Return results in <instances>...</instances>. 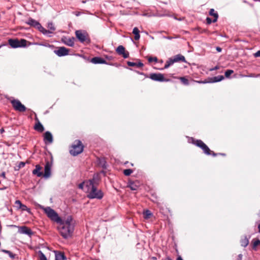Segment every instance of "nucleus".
<instances>
[{"mask_svg": "<svg viewBox=\"0 0 260 260\" xmlns=\"http://www.w3.org/2000/svg\"><path fill=\"white\" fill-rule=\"evenodd\" d=\"M198 83H208V82L206 81H198Z\"/></svg>", "mask_w": 260, "mask_h": 260, "instance_id": "obj_50", "label": "nucleus"}, {"mask_svg": "<svg viewBox=\"0 0 260 260\" xmlns=\"http://www.w3.org/2000/svg\"><path fill=\"white\" fill-rule=\"evenodd\" d=\"M176 260H183V259L180 255H178L177 257Z\"/></svg>", "mask_w": 260, "mask_h": 260, "instance_id": "obj_47", "label": "nucleus"}, {"mask_svg": "<svg viewBox=\"0 0 260 260\" xmlns=\"http://www.w3.org/2000/svg\"><path fill=\"white\" fill-rule=\"evenodd\" d=\"M74 41L75 38L74 37L66 38L63 41V43L69 46L73 47L74 45Z\"/></svg>", "mask_w": 260, "mask_h": 260, "instance_id": "obj_18", "label": "nucleus"}, {"mask_svg": "<svg viewBox=\"0 0 260 260\" xmlns=\"http://www.w3.org/2000/svg\"><path fill=\"white\" fill-rule=\"evenodd\" d=\"M260 244V240L253 239L252 240V248L254 250L256 249V247Z\"/></svg>", "mask_w": 260, "mask_h": 260, "instance_id": "obj_27", "label": "nucleus"}, {"mask_svg": "<svg viewBox=\"0 0 260 260\" xmlns=\"http://www.w3.org/2000/svg\"><path fill=\"white\" fill-rule=\"evenodd\" d=\"M2 175L3 176V177H5V173H3Z\"/></svg>", "mask_w": 260, "mask_h": 260, "instance_id": "obj_53", "label": "nucleus"}, {"mask_svg": "<svg viewBox=\"0 0 260 260\" xmlns=\"http://www.w3.org/2000/svg\"><path fill=\"white\" fill-rule=\"evenodd\" d=\"M47 217L52 221L58 224L57 229L60 235L64 239L72 237L74 231L75 222L71 216H68L64 220L59 216L58 213L50 207L40 206Z\"/></svg>", "mask_w": 260, "mask_h": 260, "instance_id": "obj_1", "label": "nucleus"}, {"mask_svg": "<svg viewBox=\"0 0 260 260\" xmlns=\"http://www.w3.org/2000/svg\"><path fill=\"white\" fill-rule=\"evenodd\" d=\"M150 78L155 81L164 82L169 81L166 79L163 74L161 73H152L150 75Z\"/></svg>", "mask_w": 260, "mask_h": 260, "instance_id": "obj_9", "label": "nucleus"}, {"mask_svg": "<svg viewBox=\"0 0 260 260\" xmlns=\"http://www.w3.org/2000/svg\"><path fill=\"white\" fill-rule=\"evenodd\" d=\"M152 213L150 211L146 210L143 212V216L145 219H148L152 216Z\"/></svg>", "mask_w": 260, "mask_h": 260, "instance_id": "obj_28", "label": "nucleus"}, {"mask_svg": "<svg viewBox=\"0 0 260 260\" xmlns=\"http://www.w3.org/2000/svg\"><path fill=\"white\" fill-rule=\"evenodd\" d=\"M86 181L80 183L78 185L79 188L84 190L85 187L86 186Z\"/></svg>", "mask_w": 260, "mask_h": 260, "instance_id": "obj_36", "label": "nucleus"}, {"mask_svg": "<svg viewBox=\"0 0 260 260\" xmlns=\"http://www.w3.org/2000/svg\"><path fill=\"white\" fill-rule=\"evenodd\" d=\"M26 24L33 26L36 28H37L40 32H41L44 35H48V33L50 32L49 30H47L45 28H44L41 24L38 21L31 18H29L27 21H26Z\"/></svg>", "mask_w": 260, "mask_h": 260, "instance_id": "obj_4", "label": "nucleus"}, {"mask_svg": "<svg viewBox=\"0 0 260 260\" xmlns=\"http://www.w3.org/2000/svg\"><path fill=\"white\" fill-rule=\"evenodd\" d=\"M175 63V61H174V59L173 58H169L166 62L165 65V67H164V69H167L169 67H170L171 66H172V64H173V63Z\"/></svg>", "mask_w": 260, "mask_h": 260, "instance_id": "obj_26", "label": "nucleus"}, {"mask_svg": "<svg viewBox=\"0 0 260 260\" xmlns=\"http://www.w3.org/2000/svg\"><path fill=\"white\" fill-rule=\"evenodd\" d=\"M140 186V182L138 181L129 182L128 187L132 190H137Z\"/></svg>", "mask_w": 260, "mask_h": 260, "instance_id": "obj_16", "label": "nucleus"}, {"mask_svg": "<svg viewBox=\"0 0 260 260\" xmlns=\"http://www.w3.org/2000/svg\"><path fill=\"white\" fill-rule=\"evenodd\" d=\"M42 167L37 165L36 166L35 169L32 171V174L38 177H41L43 176V172L41 171Z\"/></svg>", "mask_w": 260, "mask_h": 260, "instance_id": "obj_17", "label": "nucleus"}, {"mask_svg": "<svg viewBox=\"0 0 260 260\" xmlns=\"http://www.w3.org/2000/svg\"><path fill=\"white\" fill-rule=\"evenodd\" d=\"M209 14L214 17V19H213L212 21L213 22H216L218 17V15L217 13L213 9H211L209 11Z\"/></svg>", "mask_w": 260, "mask_h": 260, "instance_id": "obj_22", "label": "nucleus"}, {"mask_svg": "<svg viewBox=\"0 0 260 260\" xmlns=\"http://www.w3.org/2000/svg\"><path fill=\"white\" fill-rule=\"evenodd\" d=\"M127 64L129 67H136L137 68H141L144 66L143 63L141 61H139L138 62L127 61Z\"/></svg>", "mask_w": 260, "mask_h": 260, "instance_id": "obj_19", "label": "nucleus"}, {"mask_svg": "<svg viewBox=\"0 0 260 260\" xmlns=\"http://www.w3.org/2000/svg\"><path fill=\"white\" fill-rule=\"evenodd\" d=\"M44 141L45 144H51L53 142V136L51 133L49 132H46L44 136Z\"/></svg>", "mask_w": 260, "mask_h": 260, "instance_id": "obj_13", "label": "nucleus"}, {"mask_svg": "<svg viewBox=\"0 0 260 260\" xmlns=\"http://www.w3.org/2000/svg\"><path fill=\"white\" fill-rule=\"evenodd\" d=\"M148 61L149 62H151L152 61L156 62L157 61V58L156 57H150L148 58Z\"/></svg>", "mask_w": 260, "mask_h": 260, "instance_id": "obj_38", "label": "nucleus"}, {"mask_svg": "<svg viewBox=\"0 0 260 260\" xmlns=\"http://www.w3.org/2000/svg\"><path fill=\"white\" fill-rule=\"evenodd\" d=\"M38 254L39 255L40 260H47L46 256L40 250L38 251Z\"/></svg>", "mask_w": 260, "mask_h": 260, "instance_id": "obj_32", "label": "nucleus"}, {"mask_svg": "<svg viewBox=\"0 0 260 260\" xmlns=\"http://www.w3.org/2000/svg\"><path fill=\"white\" fill-rule=\"evenodd\" d=\"M211 154H212L213 156H215L217 155V154L214 153V152H212V153H211Z\"/></svg>", "mask_w": 260, "mask_h": 260, "instance_id": "obj_49", "label": "nucleus"}, {"mask_svg": "<svg viewBox=\"0 0 260 260\" xmlns=\"http://www.w3.org/2000/svg\"><path fill=\"white\" fill-rule=\"evenodd\" d=\"M25 165V164L24 162L21 161L19 164V167L20 168L23 167H24Z\"/></svg>", "mask_w": 260, "mask_h": 260, "instance_id": "obj_44", "label": "nucleus"}, {"mask_svg": "<svg viewBox=\"0 0 260 260\" xmlns=\"http://www.w3.org/2000/svg\"><path fill=\"white\" fill-rule=\"evenodd\" d=\"M91 62L94 64H107L106 61L100 57H94L91 60Z\"/></svg>", "mask_w": 260, "mask_h": 260, "instance_id": "obj_15", "label": "nucleus"}, {"mask_svg": "<svg viewBox=\"0 0 260 260\" xmlns=\"http://www.w3.org/2000/svg\"><path fill=\"white\" fill-rule=\"evenodd\" d=\"M66 257L63 253L55 252V260H65Z\"/></svg>", "mask_w": 260, "mask_h": 260, "instance_id": "obj_25", "label": "nucleus"}, {"mask_svg": "<svg viewBox=\"0 0 260 260\" xmlns=\"http://www.w3.org/2000/svg\"><path fill=\"white\" fill-rule=\"evenodd\" d=\"M19 233L20 234L27 235L29 236H31L33 234L32 231L29 228L25 226H21L19 229Z\"/></svg>", "mask_w": 260, "mask_h": 260, "instance_id": "obj_14", "label": "nucleus"}, {"mask_svg": "<svg viewBox=\"0 0 260 260\" xmlns=\"http://www.w3.org/2000/svg\"><path fill=\"white\" fill-rule=\"evenodd\" d=\"M153 259H156V258H155V257H153Z\"/></svg>", "mask_w": 260, "mask_h": 260, "instance_id": "obj_54", "label": "nucleus"}, {"mask_svg": "<svg viewBox=\"0 0 260 260\" xmlns=\"http://www.w3.org/2000/svg\"><path fill=\"white\" fill-rule=\"evenodd\" d=\"M218 69H219V67L218 66H215L213 69H211L210 71L216 70Z\"/></svg>", "mask_w": 260, "mask_h": 260, "instance_id": "obj_46", "label": "nucleus"}, {"mask_svg": "<svg viewBox=\"0 0 260 260\" xmlns=\"http://www.w3.org/2000/svg\"><path fill=\"white\" fill-rule=\"evenodd\" d=\"M26 43L27 41L25 39H21L20 41L17 39L9 40V45L13 48L25 47Z\"/></svg>", "mask_w": 260, "mask_h": 260, "instance_id": "obj_6", "label": "nucleus"}, {"mask_svg": "<svg viewBox=\"0 0 260 260\" xmlns=\"http://www.w3.org/2000/svg\"><path fill=\"white\" fill-rule=\"evenodd\" d=\"M34 129L40 133L43 132L44 131V127L40 121H38V123L35 124Z\"/></svg>", "mask_w": 260, "mask_h": 260, "instance_id": "obj_20", "label": "nucleus"}, {"mask_svg": "<svg viewBox=\"0 0 260 260\" xmlns=\"http://www.w3.org/2000/svg\"><path fill=\"white\" fill-rule=\"evenodd\" d=\"M258 232L260 233V223L258 225Z\"/></svg>", "mask_w": 260, "mask_h": 260, "instance_id": "obj_51", "label": "nucleus"}, {"mask_svg": "<svg viewBox=\"0 0 260 260\" xmlns=\"http://www.w3.org/2000/svg\"><path fill=\"white\" fill-rule=\"evenodd\" d=\"M240 244L242 247H246L249 244V238L247 236H244L240 240Z\"/></svg>", "mask_w": 260, "mask_h": 260, "instance_id": "obj_21", "label": "nucleus"}, {"mask_svg": "<svg viewBox=\"0 0 260 260\" xmlns=\"http://www.w3.org/2000/svg\"><path fill=\"white\" fill-rule=\"evenodd\" d=\"M180 80L184 84H185V85L188 84V80L185 77H181Z\"/></svg>", "mask_w": 260, "mask_h": 260, "instance_id": "obj_37", "label": "nucleus"}, {"mask_svg": "<svg viewBox=\"0 0 260 260\" xmlns=\"http://www.w3.org/2000/svg\"><path fill=\"white\" fill-rule=\"evenodd\" d=\"M101 164L104 168H106V162L105 160H103L102 161H101Z\"/></svg>", "mask_w": 260, "mask_h": 260, "instance_id": "obj_42", "label": "nucleus"}, {"mask_svg": "<svg viewBox=\"0 0 260 260\" xmlns=\"http://www.w3.org/2000/svg\"><path fill=\"white\" fill-rule=\"evenodd\" d=\"M254 56L255 57H260V50L257 51L254 54Z\"/></svg>", "mask_w": 260, "mask_h": 260, "instance_id": "obj_41", "label": "nucleus"}, {"mask_svg": "<svg viewBox=\"0 0 260 260\" xmlns=\"http://www.w3.org/2000/svg\"><path fill=\"white\" fill-rule=\"evenodd\" d=\"M224 79V77L222 75L215 76L213 78V82H220Z\"/></svg>", "mask_w": 260, "mask_h": 260, "instance_id": "obj_31", "label": "nucleus"}, {"mask_svg": "<svg viewBox=\"0 0 260 260\" xmlns=\"http://www.w3.org/2000/svg\"><path fill=\"white\" fill-rule=\"evenodd\" d=\"M193 143L197 146L201 148L204 152L208 155H211V151L209 148L201 140H194L192 139Z\"/></svg>", "mask_w": 260, "mask_h": 260, "instance_id": "obj_8", "label": "nucleus"}, {"mask_svg": "<svg viewBox=\"0 0 260 260\" xmlns=\"http://www.w3.org/2000/svg\"><path fill=\"white\" fill-rule=\"evenodd\" d=\"M51 168V164L49 161H47L45 166L44 174H43V175L45 178H48L50 176Z\"/></svg>", "mask_w": 260, "mask_h": 260, "instance_id": "obj_12", "label": "nucleus"}, {"mask_svg": "<svg viewBox=\"0 0 260 260\" xmlns=\"http://www.w3.org/2000/svg\"><path fill=\"white\" fill-rule=\"evenodd\" d=\"M116 51L119 55H122L124 58H127L129 56V52L125 51V48L122 45L118 46Z\"/></svg>", "mask_w": 260, "mask_h": 260, "instance_id": "obj_11", "label": "nucleus"}, {"mask_svg": "<svg viewBox=\"0 0 260 260\" xmlns=\"http://www.w3.org/2000/svg\"><path fill=\"white\" fill-rule=\"evenodd\" d=\"M15 205L18 206V208L19 209V208L21 206L22 204L21 203V201L19 200H16L15 202Z\"/></svg>", "mask_w": 260, "mask_h": 260, "instance_id": "obj_39", "label": "nucleus"}, {"mask_svg": "<svg viewBox=\"0 0 260 260\" xmlns=\"http://www.w3.org/2000/svg\"><path fill=\"white\" fill-rule=\"evenodd\" d=\"M173 59H174V61H175V62H178L179 61H182L183 62L185 61V58L184 56L182 55H180V54H178V55L175 56L173 58Z\"/></svg>", "mask_w": 260, "mask_h": 260, "instance_id": "obj_23", "label": "nucleus"}, {"mask_svg": "<svg viewBox=\"0 0 260 260\" xmlns=\"http://www.w3.org/2000/svg\"><path fill=\"white\" fill-rule=\"evenodd\" d=\"M11 103L14 109L19 112H23L26 110V107L17 99H13L11 101Z\"/></svg>", "mask_w": 260, "mask_h": 260, "instance_id": "obj_7", "label": "nucleus"}, {"mask_svg": "<svg viewBox=\"0 0 260 260\" xmlns=\"http://www.w3.org/2000/svg\"><path fill=\"white\" fill-rule=\"evenodd\" d=\"M19 209H21L22 211H26L28 213L30 212V209L24 204H22Z\"/></svg>", "mask_w": 260, "mask_h": 260, "instance_id": "obj_33", "label": "nucleus"}, {"mask_svg": "<svg viewBox=\"0 0 260 260\" xmlns=\"http://www.w3.org/2000/svg\"><path fill=\"white\" fill-rule=\"evenodd\" d=\"M98 180L95 176L92 179L87 180L84 191L87 193V197L90 199H102L104 197L103 191L97 188Z\"/></svg>", "mask_w": 260, "mask_h": 260, "instance_id": "obj_2", "label": "nucleus"}, {"mask_svg": "<svg viewBox=\"0 0 260 260\" xmlns=\"http://www.w3.org/2000/svg\"><path fill=\"white\" fill-rule=\"evenodd\" d=\"M213 20H212L211 18H209V17H207L206 18V21H207V23L208 24H211L212 22H213Z\"/></svg>", "mask_w": 260, "mask_h": 260, "instance_id": "obj_40", "label": "nucleus"}, {"mask_svg": "<svg viewBox=\"0 0 260 260\" xmlns=\"http://www.w3.org/2000/svg\"><path fill=\"white\" fill-rule=\"evenodd\" d=\"M54 52L58 56L61 57L68 55L69 50L64 47H60L57 50H54Z\"/></svg>", "mask_w": 260, "mask_h": 260, "instance_id": "obj_10", "label": "nucleus"}, {"mask_svg": "<svg viewBox=\"0 0 260 260\" xmlns=\"http://www.w3.org/2000/svg\"><path fill=\"white\" fill-rule=\"evenodd\" d=\"M242 257H243V255H242V254H239L238 255L237 259H238V260H242Z\"/></svg>", "mask_w": 260, "mask_h": 260, "instance_id": "obj_43", "label": "nucleus"}, {"mask_svg": "<svg viewBox=\"0 0 260 260\" xmlns=\"http://www.w3.org/2000/svg\"><path fill=\"white\" fill-rule=\"evenodd\" d=\"M133 173V170L130 169L124 170L123 171V174L125 176H129Z\"/></svg>", "mask_w": 260, "mask_h": 260, "instance_id": "obj_35", "label": "nucleus"}, {"mask_svg": "<svg viewBox=\"0 0 260 260\" xmlns=\"http://www.w3.org/2000/svg\"><path fill=\"white\" fill-rule=\"evenodd\" d=\"M106 58L108 59V60H111L112 59L113 57L112 56H107L106 57Z\"/></svg>", "mask_w": 260, "mask_h": 260, "instance_id": "obj_48", "label": "nucleus"}, {"mask_svg": "<svg viewBox=\"0 0 260 260\" xmlns=\"http://www.w3.org/2000/svg\"><path fill=\"white\" fill-rule=\"evenodd\" d=\"M234 73V71L232 70H228L225 72V76L226 78H229L230 75Z\"/></svg>", "mask_w": 260, "mask_h": 260, "instance_id": "obj_34", "label": "nucleus"}, {"mask_svg": "<svg viewBox=\"0 0 260 260\" xmlns=\"http://www.w3.org/2000/svg\"><path fill=\"white\" fill-rule=\"evenodd\" d=\"M216 50H217V51H218V52H220L221 51H222V49L221 48L219 47H216Z\"/></svg>", "mask_w": 260, "mask_h": 260, "instance_id": "obj_45", "label": "nucleus"}, {"mask_svg": "<svg viewBox=\"0 0 260 260\" xmlns=\"http://www.w3.org/2000/svg\"><path fill=\"white\" fill-rule=\"evenodd\" d=\"M140 31L138 27H135L133 28V34L135 35V40H138L140 39Z\"/></svg>", "mask_w": 260, "mask_h": 260, "instance_id": "obj_24", "label": "nucleus"}, {"mask_svg": "<svg viewBox=\"0 0 260 260\" xmlns=\"http://www.w3.org/2000/svg\"><path fill=\"white\" fill-rule=\"evenodd\" d=\"M83 148V145L81 141L76 140L70 151V153L73 156L77 155L82 152Z\"/></svg>", "mask_w": 260, "mask_h": 260, "instance_id": "obj_5", "label": "nucleus"}, {"mask_svg": "<svg viewBox=\"0 0 260 260\" xmlns=\"http://www.w3.org/2000/svg\"><path fill=\"white\" fill-rule=\"evenodd\" d=\"M2 251L5 253H7L9 255V256L12 259H14L15 258L16 254L12 253L11 251L8 250H5L2 249Z\"/></svg>", "mask_w": 260, "mask_h": 260, "instance_id": "obj_30", "label": "nucleus"}, {"mask_svg": "<svg viewBox=\"0 0 260 260\" xmlns=\"http://www.w3.org/2000/svg\"><path fill=\"white\" fill-rule=\"evenodd\" d=\"M75 35L78 40L81 43L88 44L90 43V39L88 33L82 30H77L75 31Z\"/></svg>", "mask_w": 260, "mask_h": 260, "instance_id": "obj_3", "label": "nucleus"}, {"mask_svg": "<svg viewBox=\"0 0 260 260\" xmlns=\"http://www.w3.org/2000/svg\"><path fill=\"white\" fill-rule=\"evenodd\" d=\"M166 38L169 40H171L172 39V38L170 37H166Z\"/></svg>", "mask_w": 260, "mask_h": 260, "instance_id": "obj_52", "label": "nucleus"}, {"mask_svg": "<svg viewBox=\"0 0 260 260\" xmlns=\"http://www.w3.org/2000/svg\"><path fill=\"white\" fill-rule=\"evenodd\" d=\"M48 28L49 29V30L50 31V32H49L48 34H52L53 31L55 30V27L52 22H49L48 23ZM47 36H49V35Z\"/></svg>", "mask_w": 260, "mask_h": 260, "instance_id": "obj_29", "label": "nucleus"}]
</instances>
